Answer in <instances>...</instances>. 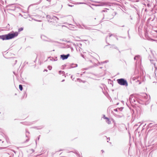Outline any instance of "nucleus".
Returning a JSON list of instances; mask_svg holds the SVG:
<instances>
[{
  "instance_id": "obj_1",
  "label": "nucleus",
  "mask_w": 157,
  "mask_h": 157,
  "mask_svg": "<svg viewBox=\"0 0 157 157\" xmlns=\"http://www.w3.org/2000/svg\"><path fill=\"white\" fill-rule=\"evenodd\" d=\"M18 34L17 32H15L13 33H9L7 34L0 36V39L3 40H10L17 36Z\"/></svg>"
},
{
  "instance_id": "obj_2",
  "label": "nucleus",
  "mask_w": 157,
  "mask_h": 157,
  "mask_svg": "<svg viewBox=\"0 0 157 157\" xmlns=\"http://www.w3.org/2000/svg\"><path fill=\"white\" fill-rule=\"evenodd\" d=\"M117 82L119 84L121 85H124L126 86L128 85V83L127 81L123 78L117 79Z\"/></svg>"
},
{
  "instance_id": "obj_3",
  "label": "nucleus",
  "mask_w": 157,
  "mask_h": 157,
  "mask_svg": "<svg viewBox=\"0 0 157 157\" xmlns=\"http://www.w3.org/2000/svg\"><path fill=\"white\" fill-rule=\"evenodd\" d=\"M70 56L69 54H68L67 55H61L60 56L62 58V59L63 60L67 59L68 57Z\"/></svg>"
},
{
  "instance_id": "obj_4",
  "label": "nucleus",
  "mask_w": 157,
  "mask_h": 157,
  "mask_svg": "<svg viewBox=\"0 0 157 157\" xmlns=\"http://www.w3.org/2000/svg\"><path fill=\"white\" fill-rule=\"evenodd\" d=\"M52 19L58 21L59 20V18L57 17H56L54 16L52 18Z\"/></svg>"
},
{
  "instance_id": "obj_5",
  "label": "nucleus",
  "mask_w": 157,
  "mask_h": 157,
  "mask_svg": "<svg viewBox=\"0 0 157 157\" xmlns=\"http://www.w3.org/2000/svg\"><path fill=\"white\" fill-rule=\"evenodd\" d=\"M19 88L20 90L21 91L22 90L23 87H22V85H19Z\"/></svg>"
},
{
  "instance_id": "obj_6",
  "label": "nucleus",
  "mask_w": 157,
  "mask_h": 157,
  "mask_svg": "<svg viewBox=\"0 0 157 157\" xmlns=\"http://www.w3.org/2000/svg\"><path fill=\"white\" fill-rule=\"evenodd\" d=\"M106 121L109 124L110 123V121L109 119V118H107V119L106 120Z\"/></svg>"
},
{
  "instance_id": "obj_7",
  "label": "nucleus",
  "mask_w": 157,
  "mask_h": 157,
  "mask_svg": "<svg viewBox=\"0 0 157 157\" xmlns=\"http://www.w3.org/2000/svg\"><path fill=\"white\" fill-rule=\"evenodd\" d=\"M23 30V28L21 27L18 30V31L19 32H20L22 31Z\"/></svg>"
},
{
  "instance_id": "obj_8",
  "label": "nucleus",
  "mask_w": 157,
  "mask_h": 157,
  "mask_svg": "<svg viewBox=\"0 0 157 157\" xmlns=\"http://www.w3.org/2000/svg\"><path fill=\"white\" fill-rule=\"evenodd\" d=\"M104 118L106 120L107 119V118H108L107 117H106L105 116H104Z\"/></svg>"
},
{
  "instance_id": "obj_9",
  "label": "nucleus",
  "mask_w": 157,
  "mask_h": 157,
  "mask_svg": "<svg viewBox=\"0 0 157 157\" xmlns=\"http://www.w3.org/2000/svg\"><path fill=\"white\" fill-rule=\"evenodd\" d=\"M102 12H105V10H103Z\"/></svg>"
},
{
  "instance_id": "obj_10",
  "label": "nucleus",
  "mask_w": 157,
  "mask_h": 157,
  "mask_svg": "<svg viewBox=\"0 0 157 157\" xmlns=\"http://www.w3.org/2000/svg\"><path fill=\"white\" fill-rule=\"evenodd\" d=\"M64 81V80H62V82H63V81Z\"/></svg>"
}]
</instances>
